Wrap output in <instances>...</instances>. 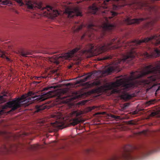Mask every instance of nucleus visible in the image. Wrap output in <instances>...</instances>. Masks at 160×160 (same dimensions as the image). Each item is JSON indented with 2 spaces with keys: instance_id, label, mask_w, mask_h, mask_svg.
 Segmentation results:
<instances>
[{
  "instance_id": "nucleus-1",
  "label": "nucleus",
  "mask_w": 160,
  "mask_h": 160,
  "mask_svg": "<svg viewBox=\"0 0 160 160\" xmlns=\"http://www.w3.org/2000/svg\"><path fill=\"white\" fill-rule=\"evenodd\" d=\"M156 52L160 55V50L157 49ZM160 81V62L156 66L150 65L144 67L140 72H132L128 78V81L119 79V95L125 100H128L132 97L131 95L126 92L131 89L141 85L147 90L152 88L155 82Z\"/></svg>"
},
{
  "instance_id": "nucleus-2",
  "label": "nucleus",
  "mask_w": 160,
  "mask_h": 160,
  "mask_svg": "<svg viewBox=\"0 0 160 160\" xmlns=\"http://www.w3.org/2000/svg\"><path fill=\"white\" fill-rule=\"evenodd\" d=\"M152 40H156L157 43L160 44V35H155L142 40H135L122 43H121L119 39L115 38L109 42L106 43V51L108 50L118 49L121 47L128 48L129 51L123 56L122 58L119 59L118 63L121 64L122 62H126L130 64H132L134 63L133 60L137 55L134 49L137 48L138 46L141 45L143 43H147Z\"/></svg>"
},
{
  "instance_id": "nucleus-3",
  "label": "nucleus",
  "mask_w": 160,
  "mask_h": 160,
  "mask_svg": "<svg viewBox=\"0 0 160 160\" xmlns=\"http://www.w3.org/2000/svg\"><path fill=\"white\" fill-rule=\"evenodd\" d=\"M52 92V91H50L44 93L40 91H30L27 94L23 95L20 98L7 102L3 108H12L11 110L13 111L20 107L21 105L28 106L32 103L39 102L51 98L53 96Z\"/></svg>"
},
{
  "instance_id": "nucleus-4",
  "label": "nucleus",
  "mask_w": 160,
  "mask_h": 160,
  "mask_svg": "<svg viewBox=\"0 0 160 160\" xmlns=\"http://www.w3.org/2000/svg\"><path fill=\"white\" fill-rule=\"evenodd\" d=\"M135 148L130 145L124 146L118 153L112 155L107 160H135L136 158L131 154Z\"/></svg>"
},
{
  "instance_id": "nucleus-5",
  "label": "nucleus",
  "mask_w": 160,
  "mask_h": 160,
  "mask_svg": "<svg viewBox=\"0 0 160 160\" xmlns=\"http://www.w3.org/2000/svg\"><path fill=\"white\" fill-rule=\"evenodd\" d=\"M83 113V112L80 110L74 111L71 112L68 116L70 124L73 126H75L80 122H83L84 120L82 117Z\"/></svg>"
},
{
  "instance_id": "nucleus-6",
  "label": "nucleus",
  "mask_w": 160,
  "mask_h": 160,
  "mask_svg": "<svg viewBox=\"0 0 160 160\" xmlns=\"http://www.w3.org/2000/svg\"><path fill=\"white\" fill-rule=\"evenodd\" d=\"M51 117L56 119L55 122L51 123L54 127L60 129L63 128L65 127L66 119L63 118L61 112H55L51 115Z\"/></svg>"
},
{
  "instance_id": "nucleus-7",
  "label": "nucleus",
  "mask_w": 160,
  "mask_h": 160,
  "mask_svg": "<svg viewBox=\"0 0 160 160\" xmlns=\"http://www.w3.org/2000/svg\"><path fill=\"white\" fill-rule=\"evenodd\" d=\"M25 5L29 9L43 10L45 9L48 12L52 10V8L51 6H47L45 7H42V3L41 2L28 1L26 2Z\"/></svg>"
},
{
  "instance_id": "nucleus-8",
  "label": "nucleus",
  "mask_w": 160,
  "mask_h": 160,
  "mask_svg": "<svg viewBox=\"0 0 160 160\" xmlns=\"http://www.w3.org/2000/svg\"><path fill=\"white\" fill-rule=\"evenodd\" d=\"M92 74H89L86 76L83 79L77 81L75 84H79L81 86H84L85 84L87 85L88 88H90L95 86H98L100 85V82L99 81H95L92 82H87L85 83L84 82L90 79L91 78Z\"/></svg>"
},
{
  "instance_id": "nucleus-9",
  "label": "nucleus",
  "mask_w": 160,
  "mask_h": 160,
  "mask_svg": "<svg viewBox=\"0 0 160 160\" xmlns=\"http://www.w3.org/2000/svg\"><path fill=\"white\" fill-rule=\"evenodd\" d=\"M88 31L83 35L81 38V39H83L86 36L91 39L95 35V32L98 31V27L95 26L93 23H91L88 26Z\"/></svg>"
},
{
  "instance_id": "nucleus-10",
  "label": "nucleus",
  "mask_w": 160,
  "mask_h": 160,
  "mask_svg": "<svg viewBox=\"0 0 160 160\" xmlns=\"http://www.w3.org/2000/svg\"><path fill=\"white\" fill-rule=\"evenodd\" d=\"M65 13L68 14V17L69 18H72L74 16H81V12L79 9L78 7L72 8H68L65 10Z\"/></svg>"
},
{
  "instance_id": "nucleus-11",
  "label": "nucleus",
  "mask_w": 160,
  "mask_h": 160,
  "mask_svg": "<svg viewBox=\"0 0 160 160\" xmlns=\"http://www.w3.org/2000/svg\"><path fill=\"white\" fill-rule=\"evenodd\" d=\"M80 49V48L77 47L68 52L64 53L59 56L58 57V59H70L72 58L74 56V54L78 52Z\"/></svg>"
},
{
  "instance_id": "nucleus-12",
  "label": "nucleus",
  "mask_w": 160,
  "mask_h": 160,
  "mask_svg": "<svg viewBox=\"0 0 160 160\" xmlns=\"http://www.w3.org/2000/svg\"><path fill=\"white\" fill-rule=\"evenodd\" d=\"M105 22H104L101 26H100L104 31L109 30L113 29L115 26L110 23L108 18H105Z\"/></svg>"
},
{
  "instance_id": "nucleus-13",
  "label": "nucleus",
  "mask_w": 160,
  "mask_h": 160,
  "mask_svg": "<svg viewBox=\"0 0 160 160\" xmlns=\"http://www.w3.org/2000/svg\"><path fill=\"white\" fill-rule=\"evenodd\" d=\"M147 19V18H140L132 19L129 17H128L125 19V22L128 24H138L140 22Z\"/></svg>"
},
{
  "instance_id": "nucleus-14",
  "label": "nucleus",
  "mask_w": 160,
  "mask_h": 160,
  "mask_svg": "<svg viewBox=\"0 0 160 160\" xmlns=\"http://www.w3.org/2000/svg\"><path fill=\"white\" fill-rule=\"evenodd\" d=\"M114 68L112 67H108L105 70L102 71H99L100 73L102 76H106L107 75L110 74L112 72L114 71Z\"/></svg>"
},
{
  "instance_id": "nucleus-15",
  "label": "nucleus",
  "mask_w": 160,
  "mask_h": 160,
  "mask_svg": "<svg viewBox=\"0 0 160 160\" xmlns=\"http://www.w3.org/2000/svg\"><path fill=\"white\" fill-rule=\"evenodd\" d=\"M46 108L48 109L49 108L46 104L37 105L35 107V112H39Z\"/></svg>"
},
{
  "instance_id": "nucleus-16",
  "label": "nucleus",
  "mask_w": 160,
  "mask_h": 160,
  "mask_svg": "<svg viewBox=\"0 0 160 160\" xmlns=\"http://www.w3.org/2000/svg\"><path fill=\"white\" fill-rule=\"evenodd\" d=\"M18 53L23 57H27V55L31 54L32 52L23 49H21L18 51Z\"/></svg>"
},
{
  "instance_id": "nucleus-17",
  "label": "nucleus",
  "mask_w": 160,
  "mask_h": 160,
  "mask_svg": "<svg viewBox=\"0 0 160 160\" xmlns=\"http://www.w3.org/2000/svg\"><path fill=\"white\" fill-rule=\"evenodd\" d=\"M98 10V8L96 6L95 4H93L92 6L89 7V12L92 14H96Z\"/></svg>"
},
{
  "instance_id": "nucleus-18",
  "label": "nucleus",
  "mask_w": 160,
  "mask_h": 160,
  "mask_svg": "<svg viewBox=\"0 0 160 160\" xmlns=\"http://www.w3.org/2000/svg\"><path fill=\"white\" fill-rule=\"evenodd\" d=\"M140 54V56H142L143 57L147 58H151L152 56V55L149 54L146 52H141Z\"/></svg>"
},
{
  "instance_id": "nucleus-19",
  "label": "nucleus",
  "mask_w": 160,
  "mask_h": 160,
  "mask_svg": "<svg viewBox=\"0 0 160 160\" xmlns=\"http://www.w3.org/2000/svg\"><path fill=\"white\" fill-rule=\"evenodd\" d=\"M2 96H0V102L1 103L4 102L6 101V98L4 97L8 96V93L6 92H4Z\"/></svg>"
},
{
  "instance_id": "nucleus-20",
  "label": "nucleus",
  "mask_w": 160,
  "mask_h": 160,
  "mask_svg": "<svg viewBox=\"0 0 160 160\" xmlns=\"http://www.w3.org/2000/svg\"><path fill=\"white\" fill-rule=\"evenodd\" d=\"M82 25H81L79 26L74 27L72 28V29L74 32H78L82 29Z\"/></svg>"
},
{
  "instance_id": "nucleus-21",
  "label": "nucleus",
  "mask_w": 160,
  "mask_h": 160,
  "mask_svg": "<svg viewBox=\"0 0 160 160\" xmlns=\"http://www.w3.org/2000/svg\"><path fill=\"white\" fill-rule=\"evenodd\" d=\"M0 57L3 58H6L8 61H9L10 60L9 58L6 57L5 52L1 50H0Z\"/></svg>"
},
{
  "instance_id": "nucleus-22",
  "label": "nucleus",
  "mask_w": 160,
  "mask_h": 160,
  "mask_svg": "<svg viewBox=\"0 0 160 160\" xmlns=\"http://www.w3.org/2000/svg\"><path fill=\"white\" fill-rule=\"evenodd\" d=\"M57 88V86L52 85L51 86H48V87L45 88L43 89V91L47 90H52V89H56Z\"/></svg>"
},
{
  "instance_id": "nucleus-23",
  "label": "nucleus",
  "mask_w": 160,
  "mask_h": 160,
  "mask_svg": "<svg viewBox=\"0 0 160 160\" xmlns=\"http://www.w3.org/2000/svg\"><path fill=\"white\" fill-rule=\"evenodd\" d=\"M10 150L8 148L5 146H3V148L0 149V152H3L5 153H8L9 152Z\"/></svg>"
},
{
  "instance_id": "nucleus-24",
  "label": "nucleus",
  "mask_w": 160,
  "mask_h": 160,
  "mask_svg": "<svg viewBox=\"0 0 160 160\" xmlns=\"http://www.w3.org/2000/svg\"><path fill=\"white\" fill-rule=\"evenodd\" d=\"M0 2H2V4L4 5H7L8 4H12V2L9 0H5L3 1H2V0H0Z\"/></svg>"
},
{
  "instance_id": "nucleus-25",
  "label": "nucleus",
  "mask_w": 160,
  "mask_h": 160,
  "mask_svg": "<svg viewBox=\"0 0 160 160\" xmlns=\"http://www.w3.org/2000/svg\"><path fill=\"white\" fill-rule=\"evenodd\" d=\"M153 25V22H148L146 25V28H148L150 29V30L152 29V27Z\"/></svg>"
},
{
  "instance_id": "nucleus-26",
  "label": "nucleus",
  "mask_w": 160,
  "mask_h": 160,
  "mask_svg": "<svg viewBox=\"0 0 160 160\" xmlns=\"http://www.w3.org/2000/svg\"><path fill=\"white\" fill-rule=\"evenodd\" d=\"M112 58V57L110 56L109 55L108 56H103L101 58H100L99 59V60H106L107 59H111Z\"/></svg>"
},
{
  "instance_id": "nucleus-27",
  "label": "nucleus",
  "mask_w": 160,
  "mask_h": 160,
  "mask_svg": "<svg viewBox=\"0 0 160 160\" xmlns=\"http://www.w3.org/2000/svg\"><path fill=\"white\" fill-rule=\"evenodd\" d=\"M38 148V145H32L30 146V148L31 150H35L37 149Z\"/></svg>"
},
{
  "instance_id": "nucleus-28",
  "label": "nucleus",
  "mask_w": 160,
  "mask_h": 160,
  "mask_svg": "<svg viewBox=\"0 0 160 160\" xmlns=\"http://www.w3.org/2000/svg\"><path fill=\"white\" fill-rule=\"evenodd\" d=\"M99 108V107L97 106H93L92 107H89V110L91 111L92 110L95 109H98Z\"/></svg>"
},
{
  "instance_id": "nucleus-29",
  "label": "nucleus",
  "mask_w": 160,
  "mask_h": 160,
  "mask_svg": "<svg viewBox=\"0 0 160 160\" xmlns=\"http://www.w3.org/2000/svg\"><path fill=\"white\" fill-rule=\"evenodd\" d=\"M109 13H110L113 16H115L117 15V14L116 12H114L109 11L108 12Z\"/></svg>"
},
{
  "instance_id": "nucleus-30",
  "label": "nucleus",
  "mask_w": 160,
  "mask_h": 160,
  "mask_svg": "<svg viewBox=\"0 0 160 160\" xmlns=\"http://www.w3.org/2000/svg\"><path fill=\"white\" fill-rule=\"evenodd\" d=\"M111 117L112 118H114L116 119H119L120 118V117L118 116H115L114 115H111Z\"/></svg>"
},
{
  "instance_id": "nucleus-31",
  "label": "nucleus",
  "mask_w": 160,
  "mask_h": 160,
  "mask_svg": "<svg viewBox=\"0 0 160 160\" xmlns=\"http://www.w3.org/2000/svg\"><path fill=\"white\" fill-rule=\"evenodd\" d=\"M65 85L66 86L68 87L69 86H73V84H72V83H69L66 84Z\"/></svg>"
},
{
  "instance_id": "nucleus-32",
  "label": "nucleus",
  "mask_w": 160,
  "mask_h": 160,
  "mask_svg": "<svg viewBox=\"0 0 160 160\" xmlns=\"http://www.w3.org/2000/svg\"><path fill=\"white\" fill-rule=\"evenodd\" d=\"M75 94H76L75 96L74 97H73L72 98H71L72 99H76L77 98H78L79 97V96L77 94V93H75Z\"/></svg>"
},
{
  "instance_id": "nucleus-33",
  "label": "nucleus",
  "mask_w": 160,
  "mask_h": 160,
  "mask_svg": "<svg viewBox=\"0 0 160 160\" xmlns=\"http://www.w3.org/2000/svg\"><path fill=\"white\" fill-rule=\"evenodd\" d=\"M42 78L43 77H35V79H37L38 80H39L41 78Z\"/></svg>"
},
{
  "instance_id": "nucleus-34",
  "label": "nucleus",
  "mask_w": 160,
  "mask_h": 160,
  "mask_svg": "<svg viewBox=\"0 0 160 160\" xmlns=\"http://www.w3.org/2000/svg\"><path fill=\"white\" fill-rule=\"evenodd\" d=\"M158 88L156 91V92H157L159 90H160V83L159 84L158 86Z\"/></svg>"
},
{
  "instance_id": "nucleus-35",
  "label": "nucleus",
  "mask_w": 160,
  "mask_h": 160,
  "mask_svg": "<svg viewBox=\"0 0 160 160\" xmlns=\"http://www.w3.org/2000/svg\"><path fill=\"white\" fill-rule=\"evenodd\" d=\"M132 113L133 114L135 115L138 113V111H135L133 112Z\"/></svg>"
},
{
  "instance_id": "nucleus-36",
  "label": "nucleus",
  "mask_w": 160,
  "mask_h": 160,
  "mask_svg": "<svg viewBox=\"0 0 160 160\" xmlns=\"http://www.w3.org/2000/svg\"><path fill=\"white\" fill-rule=\"evenodd\" d=\"M40 82H39L33 81V83L34 84H36L37 85V84H38V83H40Z\"/></svg>"
},
{
  "instance_id": "nucleus-37",
  "label": "nucleus",
  "mask_w": 160,
  "mask_h": 160,
  "mask_svg": "<svg viewBox=\"0 0 160 160\" xmlns=\"http://www.w3.org/2000/svg\"><path fill=\"white\" fill-rule=\"evenodd\" d=\"M156 114H157V112H152V115L153 116H155V115H156Z\"/></svg>"
},
{
  "instance_id": "nucleus-38",
  "label": "nucleus",
  "mask_w": 160,
  "mask_h": 160,
  "mask_svg": "<svg viewBox=\"0 0 160 160\" xmlns=\"http://www.w3.org/2000/svg\"><path fill=\"white\" fill-rule=\"evenodd\" d=\"M128 123L130 124H133V123L132 121H130L128 122Z\"/></svg>"
},
{
  "instance_id": "nucleus-39",
  "label": "nucleus",
  "mask_w": 160,
  "mask_h": 160,
  "mask_svg": "<svg viewBox=\"0 0 160 160\" xmlns=\"http://www.w3.org/2000/svg\"><path fill=\"white\" fill-rule=\"evenodd\" d=\"M53 12H54L55 13L57 12V13H58V11H57V10L54 11V10H53Z\"/></svg>"
},
{
  "instance_id": "nucleus-40",
  "label": "nucleus",
  "mask_w": 160,
  "mask_h": 160,
  "mask_svg": "<svg viewBox=\"0 0 160 160\" xmlns=\"http://www.w3.org/2000/svg\"><path fill=\"white\" fill-rule=\"evenodd\" d=\"M112 18V17H109V19H111Z\"/></svg>"
},
{
  "instance_id": "nucleus-41",
  "label": "nucleus",
  "mask_w": 160,
  "mask_h": 160,
  "mask_svg": "<svg viewBox=\"0 0 160 160\" xmlns=\"http://www.w3.org/2000/svg\"><path fill=\"white\" fill-rule=\"evenodd\" d=\"M65 98V97H61V98Z\"/></svg>"
},
{
  "instance_id": "nucleus-42",
  "label": "nucleus",
  "mask_w": 160,
  "mask_h": 160,
  "mask_svg": "<svg viewBox=\"0 0 160 160\" xmlns=\"http://www.w3.org/2000/svg\"><path fill=\"white\" fill-rule=\"evenodd\" d=\"M72 67V66H69V68H71Z\"/></svg>"
}]
</instances>
